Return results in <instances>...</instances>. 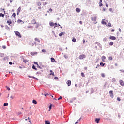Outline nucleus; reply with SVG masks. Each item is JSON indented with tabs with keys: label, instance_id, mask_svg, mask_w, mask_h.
Listing matches in <instances>:
<instances>
[{
	"label": "nucleus",
	"instance_id": "obj_1",
	"mask_svg": "<svg viewBox=\"0 0 124 124\" xmlns=\"http://www.w3.org/2000/svg\"><path fill=\"white\" fill-rule=\"evenodd\" d=\"M79 60H83V59H86V55L85 54H82L79 56Z\"/></svg>",
	"mask_w": 124,
	"mask_h": 124
},
{
	"label": "nucleus",
	"instance_id": "obj_2",
	"mask_svg": "<svg viewBox=\"0 0 124 124\" xmlns=\"http://www.w3.org/2000/svg\"><path fill=\"white\" fill-rule=\"evenodd\" d=\"M14 32H15V33H16V36H18V37H20V38H21V37H22L21 34L18 31H15Z\"/></svg>",
	"mask_w": 124,
	"mask_h": 124
},
{
	"label": "nucleus",
	"instance_id": "obj_3",
	"mask_svg": "<svg viewBox=\"0 0 124 124\" xmlns=\"http://www.w3.org/2000/svg\"><path fill=\"white\" fill-rule=\"evenodd\" d=\"M119 82H120L121 86H122V87H124V81H123V80H120L119 81Z\"/></svg>",
	"mask_w": 124,
	"mask_h": 124
},
{
	"label": "nucleus",
	"instance_id": "obj_4",
	"mask_svg": "<svg viewBox=\"0 0 124 124\" xmlns=\"http://www.w3.org/2000/svg\"><path fill=\"white\" fill-rule=\"evenodd\" d=\"M30 55H31V56H34L35 55H37V52L35 51L34 52H31Z\"/></svg>",
	"mask_w": 124,
	"mask_h": 124
},
{
	"label": "nucleus",
	"instance_id": "obj_5",
	"mask_svg": "<svg viewBox=\"0 0 124 124\" xmlns=\"http://www.w3.org/2000/svg\"><path fill=\"white\" fill-rule=\"evenodd\" d=\"M109 93L110 94L111 97H114V94H113V91L112 90H110L109 91Z\"/></svg>",
	"mask_w": 124,
	"mask_h": 124
},
{
	"label": "nucleus",
	"instance_id": "obj_6",
	"mask_svg": "<svg viewBox=\"0 0 124 124\" xmlns=\"http://www.w3.org/2000/svg\"><path fill=\"white\" fill-rule=\"evenodd\" d=\"M28 77L29 78H31V79H34L35 80H37V78L33 77V76H28Z\"/></svg>",
	"mask_w": 124,
	"mask_h": 124
},
{
	"label": "nucleus",
	"instance_id": "obj_7",
	"mask_svg": "<svg viewBox=\"0 0 124 124\" xmlns=\"http://www.w3.org/2000/svg\"><path fill=\"white\" fill-rule=\"evenodd\" d=\"M109 39H111V40H116V37L112 36L109 37Z\"/></svg>",
	"mask_w": 124,
	"mask_h": 124
},
{
	"label": "nucleus",
	"instance_id": "obj_8",
	"mask_svg": "<svg viewBox=\"0 0 124 124\" xmlns=\"http://www.w3.org/2000/svg\"><path fill=\"white\" fill-rule=\"evenodd\" d=\"M36 23V20H35V19H33L31 21V24L35 25Z\"/></svg>",
	"mask_w": 124,
	"mask_h": 124
},
{
	"label": "nucleus",
	"instance_id": "obj_9",
	"mask_svg": "<svg viewBox=\"0 0 124 124\" xmlns=\"http://www.w3.org/2000/svg\"><path fill=\"white\" fill-rule=\"evenodd\" d=\"M67 85L68 86V87H70V86L71 85V81L70 80H68L67 81Z\"/></svg>",
	"mask_w": 124,
	"mask_h": 124
},
{
	"label": "nucleus",
	"instance_id": "obj_10",
	"mask_svg": "<svg viewBox=\"0 0 124 124\" xmlns=\"http://www.w3.org/2000/svg\"><path fill=\"white\" fill-rule=\"evenodd\" d=\"M106 59V57L104 56L102 57V61L103 62H105V60Z\"/></svg>",
	"mask_w": 124,
	"mask_h": 124
},
{
	"label": "nucleus",
	"instance_id": "obj_11",
	"mask_svg": "<svg viewBox=\"0 0 124 124\" xmlns=\"http://www.w3.org/2000/svg\"><path fill=\"white\" fill-rule=\"evenodd\" d=\"M64 34H65V32H62L59 34V36H62V35H64Z\"/></svg>",
	"mask_w": 124,
	"mask_h": 124
},
{
	"label": "nucleus",
	"instance_id": "obj_12",
	"mask_svg": "<svg viewBox=\"0 0 124 124\" xmlns=\"http://www.w3.org/2000/svg\"><path fill=\"white\" fill-rule=\"evenodd\" d=\"M49 26H50V27H54V26H55V23H54V22H50L49 23Z\"/></svg>",
	"mask_w": 124,
	"mask_h": 124
},
{
	"label": "nucleus",
	"instance_id": "obj_13",
	"mask_svg": "<svg viewBox=\"0 0 124 124\" xmlns=\"http://www.w3.org/2000/svg\"><path fill=\"white\" fill-rule=\"evenodd\" d=\"M7 23L9 26H10V25L12 24V21L11 20H8Z\"/></svg>",
	"mask_w": 124,
	"mask_h": 124
},
{
	"label": "nucleus",
	"instance_id": "obj_14",
	"mask_svg": "<svg viewBox=\"0 0 124 124\" xmlns=\"http://www.w3.org/2000/svg\"><path fill=\"white\" fill-rule=\"evenodd\" d=\"M99 121H100V118H96L95 122L96 123H97V124H98V123H99Z\"/></svg>",
	"mask_w": 124,
	"mask_h": 124
},
{
	"label": "nucleus",
	"instance_id": "obj_15",
	"mask_svg": "<svg viewBox=\"0 0 124 124\" xmlns=\"http://www.w3.org/2000/svg\"><path fill=\"white\" fill-rule=\"evenodd\" d=\"M50 75H53V76H55V74H54V72L53 71H52V70H50Z\"/></svg>",
	"mask_w": 124,
	"mask_h": 124
},
{
	"label": "nucleus",
	"instance_id": "obj_16",
	"mask_svg": "<svg viewBox=\"0 0 124 124\" xmlns=\"http://www.w3.org/2000/svg\"><path fill=\"white\" fill-rule=\"evenodd\" d=\"M51 61L52 62H56V60H55L54 58L52 57L51 58Z\"/></svg>",
	"mask_w": 124,
	"mask_h": 124
},
{
	"label": "nucleus",
	"instance_id": "obj_17",
	"mask_svg": "<svg viewBox=\"0 0 124 124\" xmlns=\"http://www.w3.org/2000/svg\"><path fill=\"white\" fill-rule=\"evenodd\" d=\"M12 16L13 17H14V18L15 19H16V13H13V14H12Z\"/></svg>",
	"mask_w": 124,
	"mask_h": 124
},
{
	"label": "nucleus",
	"instance_id": "obj_18",
	"mask_svg": "<svg viewBox=\"0 0 124 124\" xmlns=\"http://www.w3.org/2000/svg\"><path fill=\"white\" fill-rule=\"evenodd\" d=\"M76 12H80L81 11V9H80L79 8H77L76 9Z\"/></svg>",
	"mask_w": 124,
	"mask_h": 124
},
{
	"label": "nucleus",
	"instance_id": "obj_19",
	"mask_svg": "<svg viewBox=\"0 0 124 124\" xmlns=\"http://www.w3.org/2000/svg\"><path fill=\"white\" fill-rule=\"evenodd\" d=\"M92 21H93L94 22H96V17H94L93 18H92Z\"/></svg>",
	"mask_w": 124,
	"mask_h": 124
},
{
	"label": "nucleus",
	"instance_id": "obj_20",
	"mask_svg": "<svg viewBox=\"0 0 124 124\" xmlns=\"http://www.w3.org/2000/svg\"><path fill=\"white\" fill-rule=\"evenodd\" d=\"M35 25L36 29H38V27H39V24L38 23H36Z\"/></svg>",
	"mask_w": 124,
	"mask_h": 124
},
{
	"label": "nucleus",
	"instance_id": "obj_21",
	"mask_svg": "<svg viewBox=\"0 0 124 124\" xmlns=\"http://www.w3.org/2000/svg\"><path fill=\"white\" fill-rule=\"evenodd\" d=\"M35 41H36L37 42H39V43H40V40H39V39L37 38H35Z\"/></svg>",
	"mask_w": 124,
	"mask_h": 124
},
{
	"label": "nucleus",
	"instance_id": "obj_22",
	"mask_svg": "<svg viewBox=\"0 0 124 124\" xmlns=\"http://www.w3.org/2000/svg\"><path fill=\"white\" fill-rule=\"evenodd\" d=\"M0 17H2V18H3L4 17V14L2 13H0Z\"/></svg>",
	"mask_w": 124,
	"mask_h": 124
},
{
	"label": "nucleus",
	"instance_id": "obj_23",
	"mask_svg": "<svg viewBox=\"0 0 124 124\" xmlns=\"http://www.w3.org/2000/svg\"><path fill=\"white\" fill-rule=\"evenodd\" d=\"M21 9H22V8H21V7H19L18 8L17 10H18V13H20V11H21Z\"/></svg>",
	"mask_w": 124,
	"mask_h": 124
},
{
	"label": "nucleus",
	"instance_id": "obj_24",
	"mask_svg": "<svg viewBox=\"0 0 124 124\" xmlns=\"http://www.w3.org/2000/svg\"><path fill=\"white\" fill-rule=\"evenodd\" d=\"M29 62V60L25 59L23 60V62H25V63H27V62Z\"/></svg>",
	"mask_w": 124,
	"mask_h": 124
},
{
	"label": "nucleus",
	"instance_id": "obj_25",
	"mask_svg": "<svg viewBox=\"0 0 124 124\" xmlns=\"http://www.w3.org/2000/svg\"><path fill=\"white\" fill-rule=\"evenodd\" d=\"M32 102H33V103H34V104H37V102H36V100H33L32 101Z\"/></svg>",
	"mask_w": 124,
	"mask_h": 124
},
{
	"label": "nucleus",
	"instance_id": "obj_26",
	"mask_svg": "<svg viewBox=\"0 0 124 124\" xmlns=\"http://www.w3.org/2000/svg\"><path fill=\"white\" fill-rule=\"evenodd\" d=\"M47 4H48V2H47L43 3V5H44V6H45V5H47Z\"/></svg>",
	"mask_w": 124,
	"mask_h": 124
},
{
	"label": "nucleus",
	"instance_id": "obj_27",
	"mask_svg": "<svg viewBox=\"0 0 124 124\" xmlns=\"http://www.w3.org/2000/svg\"><path fill=\"white\" fill-rule=\"evenodd\" d=\"M112 60H113V57H112V56H110L108 57L109 61H112Z\"/></svg>",
	"mask_w": 124,
	"mask_h": 124
},
{
	"label": "nucleus",
	"instance_id": "obj_28",
	"mask_svg": "<svg viewBox=\"0 0 124 124\" xmlns=\"http://www.w3.org/2000/svg\"><path fill=\"white\" fill-rule=\"evenodd\" d=\"M32 68L33 69H35V70H37V68L35 67V66H34V65H33Z\"/></svg>",
	"mask_w": 124,
	"mask_h": 124
},
{
	"label": "nucleus",
	"instance_id": "obj_29",
	"mask_svg": "<svg viewBox=\"0 0 124 124\" xmlns=\"http://www.w3.org/2000/svg\"><path fill=\"white\" fill-rule=\"evenodd\" d=\"M45 124H50V121H45Z\"/></svg>",
	"mask_w": 124,
	"mask_h": 124
},
{
	"label": "nucleus",
	"instance_id": "obj_30",
	"mask_svg": "<svg viewBox=\"0 0 124 124\" xmlns=\"http://www.w3.org/2000/svg\"><path fill=\"white\" fill-rule=\"evenodd\" d=\"M37 4L38 6H40V5H41V2H38L37 3Z\"/></svg>",
	"mask_w": 124,
	"mask_h": 124
},
{
	"label": "nucleus",
	"instance_id": "obj_31",
	"mask_svg": "<svg viewBox=\"0 0 124 124\" xmlns=\"http://www.w3.org/2000/svg\"><path fill=\"white\" fill-rule=\"evenodd\" d=\"M100 64L101 66H104V65H105V63H103V62H101Z\"/></svg>",
	"mask_w": 124,
	"mask_h": 124
},
{
	"label": "nucleus",
	"instance_id": "obj_32",
	"mask_svg": "<svg viewBox=\"0 0 124 124\" xmlns=\"http://www.w3.org/2000/svg\"><path fill=\"white\" fill-rule=\"evenodd\" d=\"M109 45H110L111 46H112V45H114V42H110Z\"/></svg>",
	"mask_w": 124,
	"mask_h": 124
},
{
	"label": "nucleus",
	"instance_id": "obj_33",
	"mask_svg": "<svg viewBox=\"0 0 124 124\" xmlns=\"http://www.w3.org/2000/svg\"><path fill=\"white\" fill-rule=\"evenodd\" d=\"M81 75L82 77H85V74H84V73L82 72Z\"/></svg>",
	"mask_w": 124,
	"mask_h": 124
},
{
	"label": "nucleus",
	"instance_id": "obj_34",
	"mask_svg": "<svg viewBox=\"0 0 124 124\" xmlns=\"http://www.w3.org/2000/svg\"><path fill=\"white\" fill-rule=\"evenodd\" d=\"M34 45L36 46V43L33 42V43L31 44V46H34Z\"/></svg>",
	"mask_w": 124,
	"mask_h": 124
},
{
	"label": "nucleus",
	"instance_id": "obj_35",
	"mask_svg": "<svg viewBox=\"0 0 124 124\" xmlns=\"http://www.w3.org/2000/svg\"><path fill=\"white\" fill-rule=\"evenodd\" d=\"M72 41L73 42H76V39H75V38H73L72 39Z\"/></svg>",
	"mask_w": 124,
	"mask_h": 124
},
{
	"label": "nucleus",
	"instance_id": "obj_36",
	"mask_svg": "<svg viewBox=\"0 0 124 124\" xmlns=\"http://www.w3.org/2000/svg\"><path fill=\"white\" fill-rule=\"evenodd\" d=\"M17 22H18V23H22V22H23V21L21 19H18L17 20Z\"/></svg>",
	"mask_w": 124,
	"mask_h": 124
},
{
	"label": "nucleus",
	"instance_id": "obj_37",
	"mask_svg": "<svg viewBox=\"0 0 124 124\" xmlns=\"http://www.w3.org/2000/svg\"><path fill=\"white\" fill-rule=\"evenodd\" d=\"M34 64H36L37 66H38L39 67H40L39 65H38V63L37 62H34Z\"/></svg>",
	"mask_w": 124,
	"mask_h": 124
},
{
	"label": "nucleus",
	"instance_id": "obj_38",
	"mask_svg": "<svg viewBox=\"0 0 124 124\" xmlns=\"http://www.w3.org/2000/svg\"><path fill=\"white\" fill-rule=\"evenodd\" d=\"M102 24H103V25H106V22L104 21H102Z\"/></svg>",
	"mask_w": 124,
	"mask_h": 124
},
{
	"label": "nucleus",
	"instance_id": "obj_39",
	"mask_svg": "<svg viewBox=\"0 0 124 124\" xmlns=\"http://www.w3.org/2000/svg\"><path fill=\"white\" fill-rule=\"evenodd\" d=\"M54 26V28H57V27H58V24H57V23H55Z\"/></svg>",
	"mask_w": 124,
	"mask_h": 124
},
{
	"label": "nucleus",
	"instance_id": "obj_40",
	"mask_svg": "<svg viewBox=\"0 0 124 124\" xmlns=\"http://www.w3.org/2000/svg\"><path fill=\"white\" fill-rule=\"evenodd\" d=\"M107 27H112L111 23H108L107 25Z\"/></svg>",
	"mask_w": 124,
	"mask_h": 124
},
{
	"label": "nucleus",
	"instance_id": "obj_41",
	"mask_svg": "<svg viewBox=\"0 0 124 124\" xmlns=\"http://www.w3.org/2000/svg\"><path fill=\"white\" fill-rule=\"evenodd\" d=\"M101 76H102V77H105V74L104 73H102Z\"/></svg>",
	"mask_w": 124,
	"mask_h": 124
},
{
	"label": "nucleus",
	"instance_id": "obj_42",
	"mask_svg": "<svg viewBox=\"0 0 124 124\" xmlns=\"http://www.w3.org/2000/svg\"><path fill=\"white\" fill-rule=\"evenodd\" d=\"M49 111H51V109H52V105L49 106Z\"/></svg>",
	"mask_w": 124,
	"mask_h": 124
},
{
	"label": "nucleus",
	"instance_id": "obj_43",
	"mask_svg": "<svg viewBox=\"0 0 124 124\" xmlns=\"http://www.w3.org/2000/svg\"><path fill=\"white\" fill-rule=\"evenodd\" d=\"M4 106H7L8 105V103H4Z\"/></svg>",
	"mask_w": 124,
	"mask_h": 124
},
{
	"label": "nucleus",
	"instance_id": "obj_44",
	"mask_svg": "<svg viewBox=\"0 0 124 124\" xmlns=\"http://www.w3.org/2000/svg\"><path fill=\"white\" fill-rule=\"evenodd\" d=\"M103 5V4H102V3H99L100 7H101V6H102Z\"/></svg>",
	"mask_w": 124,
	"mask_h": 124
},
{
	"label": "nucleus",
	"instance_id": "obj_45",
	"mask_svg": "<svg viewBox=\"0 0 124 124\" xmlns=\"http://www.w3.org/2000/svg\"><path fill=\"white\" fill-rule=\"evenodd\" d=\"M42 52L43 53H46V50L45 49H43V50H42Z\"/></svg>",
	"mask_w": 124,
	"mask_h": 124
},
{
	"label": "nucleus",
	"instance_id": "obj_46",
	"mask_svg": "<svg viewBox=\"0 0 124 124\" xmlns=\"http://www.w3.org/2000/svg\"><path fill=\"white\" fill-rule=\"evenodd\" d=\"M61 99H62V96H60L58 99V100H60Z\"/></svg>",
	"mask_w": 124,
	"mask_h": 124
},
{
	"label": "nucleus",
	"instance_id": "obj_47",
	"mask_svg": "<svg viewBox=\"0 0 124 124\" xmlns=\"http://www.w3.org/2000/svg\"><path fill=\"white\" fill-rule=\"evenodd\" d=\"M117 100L118 101H121V99L120 98V97H117Z\"/></svg>",
	"mask_w": 124,
	"mask_h": 124
},
{
	"label": "nucleus",
	"instance_id": "obj_48",
	"mask_svg": "<svg viewBox=\"0 0 124 124\" xmlns=\"http://www.w3.org/2000/svg\"><path fill=\"white\" fill-rule=\"evenodd\" d=\"M6 88L7 89V90H8V91H10V88L7 86H6Z\"/></svg>",
	"mask_w": 124,
	"mask_h": 124
},
{
	"label": "nucleus",
	"instance_id": "obj_49",
	"mask_svg": "<svg viewBox=\"0 0 124 124\" xmlns=\"http://www.w3.org/2000/svg\"><path fill=\"white\" fill-rule=\"evenodd\" d=\"M2 47L3 49H6V46H2Z\"/></svg>",
	"mask_w": 124,
	"mask_h": 124
},
{
	"label": "nucleus",
	"instance_id": "obj_50",
	"mask_svg": "<svg viewBox=\"0 0 124 124\" xmlns=\"http://www.w3.org/2000/svg\"><path fill=\"white\" fill-rule=\"evenodd\" d=\"M44 95H45V96H46V95H49V94H48V93H45L44 94Z\"/></svg>",
	"mask_w": 124,
	"mask_h": 124
},
{
	"label": "nucleus",
	"instance_id": "obj_51",
	"mask_svg": "<svg viewBox=\"0 0 124 124\" xmlns=\"http://www.w3.org/2000/svg\"><path fill=\"white\" fill-rule=\"evenodd\" d=\"M79 23H80V24L82 25L83 24V21H80Z\"/></svg>",
	"mask_w": 124,
	"mask_h": 124
},
{
	"label": "nucleus",
	"instance_id": "obj_52",
	"mask_svg": "<svg viewBox=\"0 0 124 124\" xmlns=\"http://www.w3.org/2000/svg\"><path fill=\"white\" fill-rule=\"evenodd\" d=\"M121 72H123L124 73V70H120Z\"/></svg>",
	"mask_w": 124,
	"mask_h": 124
},
{
	"label": "nucleus",
	"instance_id": "obj_53",
	"mask_svg": "<svg viewBox=\"0 0 124 124\" xmlns=\"http://www.w3.org/2000/svg\"><path fill=\"white\" fill-rule=\"evenodd\" d=\"M49 11H50V12H52V11H53V9L50 8L49 9Z\"/></svg>",
	"mask_w": 124,
	"mask_h": 124
},
{
	"label": "nucleus",
	"instance_id": "obj_54",
	"mask_svg": "<svg viewBox=\"0 0 124 124\" xmlns=\"http://www.w3.org/2000/svg\"><path fill=\"white\" fill-rule=\"evenodd\" d=\"M9 64H10V65H12V62H9Z\"/></svg>",
	"mask_w": 124,
	"mask_h": 124
},
{
	"label": "nucleus",
	"instance_id": "obj_55",
	"mask_svg": "<svg viewBox=\"0 0 124 124\" xmlns=\"http://www.w3.org/2000/svg\"><path fill=\"white\" fill-rule=\"evenodd\" d=\"M41 7H40V6H39V7H38V9H40V10H41Z\"/></svg>",
	"mask_w": 124,
	"mask_h": 124
},
{
	"label": "nucleus",
	"instance_id": "obj_56",
	"mask_svg": "<svg viewBox=\"0 0 124 124\" xmlns=\"http://www.w3.org/2000/svg\"><path fill=\"white\" fill-rule=\"evenodd\" d=\"M114 31H115V30H114V29L111 30L112 32H114Z\"/></svg>",
	"mask_w": 124,
	"mask_h": 124
},
{
	"label": "nucleus",
	"instance_id": "obj_57",
	"mask_svg": "<svg viewBox=\"0 0 124 124\" xmlns=\"http://www.w3.org/2000/svg\"><path fill=\"white\" fill-rule=\"evenodd\" d=\"M106 9H105V8H103V11H106Z\"/></svg>",
	"mask_w": 124,
	"mask_h": 124
},
{
	"label": "nucleus",
	"instance_id": "obj_58",
	"mask_svg": "<svg viewBox=\"0 0 124 124\" xmlns=\"http://www.w3.org/2000/svg\"><path fill=\"white\" fill-rule=\"evenodd\" d=\"M78 123H79V122H78V121H77L75 123V124H78Z\"/></svg>",
	"mask_w": 124,
	"mask_h": 124
},
{
	"label": "nucleus",
	"instance_id": "obj_59",
	"mask_svg": "<svg viewBox=\"0 0 124 124\" xmlns=\"http://www.w3.org/2000/svg\"><path fill=\"white\" fill-rule=\"evenodd\" d=\"M106 7H109V6H108V4H106Z\"/></svg>",
	"mask_w": 124,
	"mask_h": 124
},
{
	"label": "nucleus",
	"instance_id": "obj_60",
	"mask_svg": "<svg viewBox=\"0 0 124 124\" xmlns=\"http://www.w3.org/2000/svg\"><path fill=\"white\" fill-rule=\"evenodd\" d=\"M10 98H11V99H13V96H11V97H10Z\"/></svg>",
	"mask_w": 124,
	"mask_h": 124
},
{
	"label": "nucleus",
	"instance_id": "obj_61",
	"mask_svg": "<svg viewBox=\"0 0 124 124\" xmlns=\"http://www.w3.org/2000/svg\"><path fill=\"white\" fill-rule=\"evenodd\" d=\"M54 78H55L56 80H57V79H58V77H55Z\"/></svg>",
	"mask_w": 124,
	"mask_h": 124
},
{
	"label": "nucleus",
	"instance_id": "obj_62",
	"mask_svg": "<svg viewBox=\"0 0 124 124\" xmlns=\"http://www.w3.org/2000/svg\"><path fill=\"white\" fill-rule=\"evenodd\" d=\"M99 3H102V0H100Z\"/></svg>",
	"mask_w": 124,
	"mask_h": 124
},
{
	"label": "nucleus",
	"instance_id": "obj_63",
	"mask_svg": "<svg viewBox=\"0 0 124 124\" xmlns=\"http://www.w3.org/2000/svg\"><path fill=\"white\" fill-rule=\"evenodd\" d=\"M21 114H22V112H19L18 113V115H21Z\"/></svg>",
	"mask_w": 124,
	"mask_h": 124
},
{
	"label": "nucleus",
	"instance_id": "obj_64",
	"mask_svg": "<svg viewBox=\"0 0 124 124\" xmlns=\"http://www.w3.org/2000/svg\"><path fill=\"white\" fill-rule=\"evenodd\" d=\"M115 66H118V64L117 63H115Z\"/></svg>",
	"mask_w": 124,
	"mask_h": 124
}]
</instances>
